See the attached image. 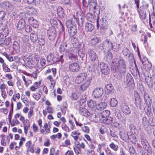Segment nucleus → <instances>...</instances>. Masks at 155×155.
Here are the masks:
<instances>
[{
	"mask_svg": "<svg viewBox=\"0 0 155 155\" xmlns=\"http://www.w3.org/2000/svg\"><path fill=\"white\" fill-rule=\"evenodd\" d=\"M111 69L114 72L124 73L126 71V66L125 62L122 59L119 60L117 63H114Z\"/></svg>",
	"mask_w": 155,
	"mask_h": 155,
	"instance_id": "1",
	"label": "nucleus"
},
{
	"mask_svg": "<svg viewBox=\"0 0 155 155\" xmlns=\"http://www.w3.org/2000/svg\"><path fill=\"white\" fill-rule=\"evenodd\" d=\"M104 93L103 89L101 87L96 88L92 92L93 97L96 98H98L102 96Z\"/></svg>",
	"mask_w": 155,
	"mask_h": 155,
	"instance_id": "2",
	"label": "nucleus"
},
{
	"mask_svg": "<svg viewBox=\"0 0 155 155\" xmlns=\"http://www.w3.org/2000/svg\"><path fill=\"white\" fill-rule=\"evenodd\" d=\"M100 68L102 73L106 75L109 73L110 68L106 64L103 62H101L100 64Z\"/></svg>",
	"mask_w": 155,
	"mask_h": 155,
	"instance_id": "3",
	"label": "nucleus"
},
{
	"mask_svg": "<svg viewBox=\"0 0 155 155\" xmlns=\"http://www.w3.org/2000/svg\"><path fill=\"white\" fill-rule=\"evenodd\" d=\"M87 74L85 73L80 74L76 77L75 82L77 84H79L83 81L87 77Z\"/></svg>",
	"mask_w": 155,
	"mask_h": 155,
	"instance_id": "4",
	"label": "nucleus"
},
{
	"mask_svg": "<svg viewBox=\"0 0 155 155\" xmlns=\"http://www.w3.org/2000/svg\"><path fill=\"white\" fill-rule=\"evenodd\" d=\"M97 61H90L89 62V69L91 71H94L97 70L98 67Z\"/></svg>",
	"mask_w": 155,
	"mask_h": 155,
	"instance_id": "5",
	"label": "nucleus"
},
{
	"mask_svg": "<svg viewBox=\"0 0 155 155\" xmlns=\"http://www.w3.org/2000/svg\"><path fill=\"white\" fill-rule=\"evenodd\" d=\"M47 34L49 39L51 41L54 40L57 36L56 32L54 29L48 30Z\"/></svg>",
	"mask_w": 155,
	"mask_h": 155,
	"instance_id": "6",
	"label": "nucleus"
},
{
	"mask_svg": "<svg viewBox=\"0 0 155 155\" xmlns=\"http://www.w3.org/2000/svg\"><path fill=\"white\" fill-rule=\"evenodd\" d=\"M69 68L70 71L73 72H77L79 69V66L76 63H74L70 64Z\"/></svg>",
	"mask_w": 155,
	"mask_h": 155,
	"instance_id": "7",
	"label": "nucleus"
},
{
	"mask_svg": "<svg viewBox=\"0 0 155 155\" xmlns=\"http://www.w3.org/2000/svg\"><path fill=\"white\" fill-rule=\"evenodd\" d=\"M91 79L88 78L83 84H82L80 86L79 89L82 91H84L86 90L88 87L90 83Z\"/></svg>",
	"mask_w": 155,
	"mask_h": 155,
	"instance_id": "8",
	"label": "nucleus"
},
{
	"mask_svg": "<svg viewBox=\"0 0 155 155\" xmlns=\"http://www.w3.org/2000/svg\"><path fill=\"white\" fill-rule=\"evenodd\" d=\"M2 6L9 12L12 11L13 8L12 4L8 2H4L2 4Z\"/></svg>",
	"mask_w": 155,
	"mask_h": 155,
	"instance_id": "9",
	"label": "nucleus"
},
{
	"mask_svg": "<svg viewBox=\"0 0 155 155\" xmlns=\"http://www.w3.org/2000/svg\"><path fill=\"white\" fill-rule=\"evenodd\" d=\"M68 33L71 36H73L76 35L77 33L76 27L74 25H71L68 28Z\"/></svg>",
	"mask_w": 155,
	"mask_h": 155,
	"instance_id": "10",
	"label": "nucleus"
},
{
	"mask_svg": "<svg viewBox=\"0 0 155 155\" xmlns=\"http://www.w3.org/2000/svg\"><path fill=\"white\" fill-rule=\"evenodd\" d=\"M88 53L89 57L91 59L90 61H97L96 60L97 56L96 53L94 52L93 50L89 49L88 50Z\"/></svg>",
	"mask_w": 155,
	"mask_h": 155,
	"instance_id": "11",
	"label": "nucleus"
},
{
	"mask_svg": "<svg viewBox=\"0 0 155 155\" xmlns=\"http://www.w3.org/2000/svg\"><path fill=\"white\" fill-rule=\"evenodd\" d=\"M122 112L126 114H129L130 113V110L128 106L125 103H123L121 105Z\"/></svg>",
	"mask_w": 155,
	"mask_h": 155,
	"instance_id": "12",
	"label": "nucleus"
},
{
	"mask_svg": "<svg viewBox=\"0 0 155 155\" xmlns=\"http://www.w3.org/2000/svg\"><path fill=\"white\" fill-rule=\"evenodd\" d=\"M105 91L107 94H110L114 92V87L111 84H107L105 85Z\"/></svg>",
	"mask_w": 155,
	"mask_h": 155,
	"instance_id": "13",
	"label": "nucleus"
},
{
	"mask_svg": "<svg viewBox=\"0 0 155 155\" xmlns=\"http://www.w3.org/2000/svg\"><path fill=\"white\" fill-rule=\"evenodd\" d=\"M57 59H58V58L54 57L53 54L51 53L47 57V61L49 62L53 61V63H56L59 61L58 59V60Z\"/></svg>",
	"mask_w": 155,
	"mask_h": 155,
	"instance_id": "14",
	"label": "nucleus"
},
{
	"mask_svg": "<svg viewBox=\"0 0 155 155\" xmlns=\"http://www.w3.org/2000/svg\"><path fill=\"white\" fill-rule=\"evenodd\" d=\"M110 115V112L108 110H104L100 113L99 114V118L100 120H101V118L102 119L107 117Z\"/></svg>",
	"mask_w": 155,
	"mask_h": 155,
	"instance_id": "15",
	"label": "nucleus"
},
{
	"mask_svg": "<svg viewBox=\"0 0 155 155\" xmlns=\"http://www.w3.org/2000/svg\"><path fill=\"white\" fill-rule=\"evenodd\" d=\"M79 113L85 116H89L90 115V113L88 110L83 106H81L79 107Z\"/></svg>",
	"mask_w": 155,
	"mask_h": 155,
	"instance_id": "16",
	"label": "nucleus"
},
{
	"mask_svg": "<svg viewBox=\"0 0 155 155\" xmlns=\"http://www.w3.org/2000/svg\"><path fill=\"white\" fill-rule=\"evenodd\" d=\"M138 11L140 18L142 19H145L146 17V13L145 8L140 7Z\"/></svg>",
	"mask_w": 155,
	"mask_h": 155,
	"instance_id": "17",
	"label": "nucleus"
},
{
	"mask_svg": "<svg viewBox=\"0 0 155 155\" xmlns=\"http://www.w3.org/2000/svg\"><path fill=\"white\" fill-rule=\"evenodd\" d=\"M144 100L146 104L148 106L150 105L152 103V100L149 94L145 92L144 93Z\"/></svg>",
	"mask_w": 155,
	"mask_h": 155,
	"instance_id": "18",
	"label": "nucleus"
},
{
	"mask_svg": "<svg viewBox=\"0 0 155 155\" xmlns=\"http://www.w3.org/2000/svg\"><path fill=\"white\" fill-rule=\"evenodd\" d=\"M78 55L81 58H83L84 57L85 54V48L84 45H83L78 50Z\"/></svg>",
	"mask_w": 155,
	"mask_h": 155,
	"instance_id": "19",
	"label": "nucleus"
},
{
	"mask_svg": "<svg viewBox=\"0 0 155 155\" xmlns=\"http://www.w3.org/2000/svg\"><path fill=\"white\" fill-rule=\"evenodd\" d=\"M25 25V21L23 19L20 20L18 22L17 25V28L18 30H21L23 29Z\"/></svg>",
	"mask_w": 155,
	"mask_h": 155,
	"instance_id": "20",
	"label": "nucleus"
},
{
	"mask_svg": "<svg viewBox=\"0 0 155 155\" xmlns=\"http://www.w3.org/2000/svg\"><path fill=\"white\" fill-rule=\"evenodd\" d=\"M110 49L115 51H118L120 49L119 44L114 42L110 43Z\"/></svg>",
	"mask_w": 155,
	"mask_h": 155,
	"instance_id": "21",
	"label": "nucleus"
},
{
	"mask_svg": "<svg viewBox=\"0 0 155 155\" xmlns=\"http://www.w3.org/2000/svg\"><path fill=\"white\" fill-rule=\"evenodd\" d=\"M101 41L99 38L94 37L92 38L90 41V44L91 46H94Z\"/></svg>",
	"mask_w": 155,
	"mask_h": 155,
	"instance_id": "22",
	"label": "nucleus"
},
{
	"mask_svg": "<svg viewBox=\"0 0 155 155\" xmlns=\"http://www.w3.org/2000/svg\"><path fill=\"white\" fill-rule=\"evenodd\" d=\"M113 121V118L112 117H108L104 118L101 121L104 124L109 125L112 123Z\"/></svg>",
	"mask_w": 155,
	"mask_h": 155,
	"instance_id": "23",
	"label": "nucleus"
},
{
	"mask_svg": "<svg viewBox=\"0 0 155 155\" xmlns=\"http://www.w3.org/2000/svg\"><path fill=\"white\" fill-rule=\"evenodd\" d=\"M80 134V133L78 132L77 130H75L71 133V135L74 138L75 142H76L78 139L79 136Z\"/></svg>",
	"mask_w": 155,
	"mask_h": 155,
	"instance_id": "24",
	"label": "nucleus"
},
{
	"mask_svg": "<svg viewBox=\"0 0 155 155\" xmlns=\"http://www.w3.org/2000/svg\"><path fill=\"white\" fill-rule=\"evenodd\" d=\"M107 106L106 103L101 102L100 103L96 105V108L98 110H101L105 108Z\"/></svg>",
	"mask_w": 155,
	"mask_h": 155,
	"instance_id": "25",
	"label": "nucleus"
},
{
	"mask_svg": "<svg viewBox=\"0 0 155 155\" xmlns=\"http://www.w3.org/2000/svg\"><path fill=\"white\" fill-rule=\"evenodd\" d=\"M94 28V26L91 23H87L85 25V29L87 31H91Z\"/></svg>",
	"mask_w": 155,
	"mask_h": 155,
	"instance_id": "26",
	"label": "nucleus"
},
{
	"mask_svg": "<svg viewBox=\"0 0 155 155\" xmlns=\"http://www.w3.org/2000/svg\"><path fill=\"white\" fill-rule=\"evenodd\" d=\"M30 38L32 42H35L37 40L38 37L37 34L34 32L31 33L30 35Z\"/></svg>",
	"mask_w": 155,
	"mask_h": 155,
	"instance_id": "27",
	"label": "nucleus"
},
{
	"mask_svg": "<svg viewBox=\"0 0 155 155\" xmlns=\"http://www.w3.org/2000/svg\"><path fill=\"white\" fill-rule=\"evenodd\" d=\"M57 14L61 18H63L64 16V13L63 9L61 7H59L57 10Z\"/></svg>",
	"mask_w": 155,
	"mask_h": 155,
	"instance_id": "28",
	"label": "nucleus"
},
{
	"mask_svg": "<svg viewBox=\"0 0 155 155\" xmlns=\"http://www.w3.org/2000/svg\"><path fill=\"white\" fill-rule=\"evenodd\" d=\"M135 104L137 107L138 106L139 107L140 109L141 106V101L142 99L140 97H136L135 98Z\"/></svg>",
	"mask_w": 155,
	"mask_h": 155,
	"instance_id": "29",
	"label": "nucleus"
},
{
	"mask_svg": "<svg viewBox=\"0 0 155 155\" xmlns=\"http://www.w3.org/2000/svg\"><path fill=\"white\" fill-rule=\"evenodd\" d=\"M120 137L122 138L123 140H126L128 139L129 136L127 135V133L126 132L121 131L120 133Z\"/></svg>",
	"mask_w": 155,
	"mask_h": 155,
	"instance_id": "30",
	"label": "nucleus"
},
{
	"mask_svg": "<svg viewBox=\"0 0 155 155\" xmlns=\"http://www.w3.org/2000/svg\"><path fill=\"white\" fill-rule=\"evenodd\" d=\"M115 118L118 120H120L122 117L120 111L118 109H116L115 110Z\"/></svg>",
	"mask_w": 155,
	"mask_h": 155,
	"instance_id": "31",
	"label": "nucleus"
},
{
	"mask_svg": "<svg viewBox=\"0 0 155 155\" xmlns=\"http://www.w3.org/2000/svg\"><path fill=\"white\" fill-rule=\"evenodd\" d=\"M87 104L88 107L91 108H94L96 105V102L92 100H90L88 101Z\"/></svg>",
	"mask_w": 155,
	"mask_h": 155,
	"instance_id": "32",
	"label": "nucleus"
},
{
	"mask_svg": "<svg viewBox=\"0 0 155 155\" xmlns=\"http://www.w3.org/2000/svg\"><path fill=\"white\" fill-rule=\"evenodd\" d=\"M22 78L26 87H28L30 84H31V81L29 80L28 78H26L25 76L23 75Z\"/></svg>",
	"mask_w": 155,
	"mask_h": 155,
	"instance_id": "33",
	"label": "nucleus"
},
{
	"mask_svg": "<svg viewBox=\"0 0 155 155\" xmlns=\"http://www.w3.org/2000/svg\"><path fill=\"white\" fill-rule=\"evenodd\" d=\"M147 85L150 88H152L153 85L154 81L151 77L149 79H145Z\"/></svg>",
	"mask_w": 155,
	"mask_h": 155,
	"instance_id": "34",
	"label": "nucleus"
},
{
	"mask_svg": "<svg viewBox=\"0 0 155 155\" xmlns=\"http://www.w3.org/2000/svg\"><path fill=\"white\" fill-rule=\"evenodd\" d=\"M2 54L6 57L9 61L12 62L14 61L13 58L11 54H8L6 52H3L2 53Z\"/></svg>",
	"mask_w": 155,
	"mask_h": 155,
	"instance_id": "35",
	"label": "nucleus"
},
{
	"mask_svg": "<svg viewBox=\"0 0 155 155\" xmlns=\"http://www.w3.org/2000/svg\"><path fill=\"white\" fill-rule=\"evenodd\" d=\"M141 143L143 148L147 146L149 147V145H150L147 140L144 138H142L141 139Z\"/></svg>",
	"mask_w": 155,
	"mask_h": 155,
	"instance_id": "36",
	"label": "nucleus"
},
{
	"mask_svg": "<svg viewBox=\"0 0 155 155\" xmlns=\"http://www.w3.org/2000/svg\"><path fill=\"white\" fill-rule=\"evenodd\" d=\"M13 48L15 50L19 51L20 49L19 44L16 41H15L13 45Z\"/></svg>",
	"mask_w": 155,
	"mask_h": 155,
	"instance_id": "37",
	"label": "nucleus"
},
{
	"mask_svg": "<svg viewBox=\"0 0 155 155\" xmlns=\"http://www.w3.org/2000/svg\"><path fill=\"white\" fill-rule=\"evenodd\" d=\"M128 139L134 144H135L137 141L136 137L134 134H132L129 136Z\"/></svg>",
	"mask_w": 155,
	"mask_h": 155,
	"instance_id": "38",
	"label": "nucleus"
},
{
	"mask_svg": "<svg viewBox=\"0 0 155 155\" xmlns=\"http://www.w3.org/2000/svg\"><path fill=\"white\" fill-rule=\"evenodd\" d=\"M68 58L71 60L74 61L77 59V56L71 52L68 53Z\"/></svg>",
	"mask_w": 155,
	"mask_h": 155,
	"instance_id": "39",
	"label": "nucleus"
},
{
	"mask_svg": "<svg viewBox=\"0 0 155 155\" xmlns=\"http://www.w3.org/2000/svg\"><path fill=\"white\" fill-rule=\"evenodd\" d=\"M117 101L115 98H111L110 102V105L114 107L117 104Z\"/></svg>",
	"mask_w": 155,
	"mask_h": 155,
	"instance_id": "40",
	"label": "nucleus"
},
{
	"mask_svg": "<svg viewBox=\"0 0 155 155\" xmlns=\"http://www.w3.org/2000/svg\"><path fill=\"white\" fill-rule=\"evenodd\" d=\"M30 127V123L29 121H27L24 125V132L25 134H27L28 128Z\"/></svg>",
	"mask_w": 155,
	"mask_h": 155,
	"instance_id": "41",
	"label": "nucleus"
},
{
	"mask_svg": "<svg viewBox=\"0 0 155 155\" xmlns=\"http://www.w3.org/2000/svg\"><path fill=\"white\" fill-rule=\"evenodd\" d=\"M38 88V83L37 82H35L33 86H31L30 88V90L33 91H35Z\"/></svg>",
	"mask_w": 155,
	"mask_h": 155,
	"instance_id": "42",
	"label": "nucleus"
},
{
	"mask_svg": "<svg viewBox=\"0 0 155 155\" xmlns=\"http://www.w3.org/2000/svg\"><path fill=\"white\" fill-rule=\"evenodd\" d=\"M71 38V42L72 44L73 45L74 47H76L77 44H78L79 43L78 42V41L76 38L73 37L72 36Z\"/></svg>",
	"mask_w": 155,
	"mask_h": 155,
	"instance_id": "43",
	"label": "nucleus"
},
{
	"mask_svg": "<svg viewBox=\"0 0 155 155\" xmlns=\"http://www.w3.org/2000/svg\"><path fill=\"white\" fill-rule=\"evenodd\" d=\"M149 25L151 28L155 30V20L153 21L152 23H151V18L150 17L149 18Z\"/></svg>",
	"mask_w": 155,
	"mask_h": 155,
	"instance_id": "44",
	"label": "nucleus"
},
{
	"mask_svg": "<svg viewBox=\"0 0 155 155\" xmlns=\"http://www.w3.org/2000/svg\"><path fill=\"white\" fill-rule=\"evenodd\" d=\"M67 46V44L64 43L61 45L60 46L59 49L60 52L64 51L66 49V48Z\"/></svg>",
	"mask_w": 155,
	"mask_h": 155,
	"instance_id": "45",
	"label": "nucleus"
},
{
	"mask_svg": "<svg viewBox=\"0 0 155 155\" xmlns=\"http://www.w3.org/2000/svg\"><path fill=\"white\" fill-rule=\"evenodd\" d=\"M142 123L144 127L148 125L149 124L148 120H147V118L145 117H143L142 118Z\"/></svg>",
	"mask_w": 155,
	"mask_h": 155,
	"instance_id": "46",
	"label": "nucleus"
},
{
	"mask_svg": "<svg viewBox=\"0 0 155 155\" xmlns=\"http://www.w3.org/2000/svg\"><path fill=\"white\" fill-rule=\"evenodd\" d=\"M11 43V40L10 38L8 37L5 39H4V45H10Z\"/></svg>",
	"mask_w": 155,
	"mask_h": 155,
	"instance_id": "47",
	"label": "nucleus"
},
{
	"mask_svg": "<svg viewBox=\"0 0 155 155\" xmlns=\"http://www.w3.org/2000/svg\"><path fill=\"white\" fill-rule=\"evenodd\" d=\"M126 79L127 83V82L128 83H130V84H131L132 80H133V78L130 74H127L126 76Z\"/></svg>",
	"mask_w": 155,
	"mask_h": 155,
	"instance_id": "48",
	"label": "nucleus"
},
{
	"mask_svg": "<svg viewBox=\"0 0 155 155\" xmlns=\"http://www.w3.org/2000/svg\"><path fill=\"white\" fill-rule=\"evenodd\" d=\"M29 14H35L37 13L36 10L33 8H29L28 10Z\"/></svg>",
	"mask_w": 155,
	"mask_h": 155,
	"instance_id": "49",
	"label": "nucleus"
},
{
	"mask_svg": "<svg viewBox=\"0 0 155 155\" xmlns=\"http://www.w3.org/2000/svg\"><path fill=\"white\" fill-rule=\"evenodd\" d=\"M2 67L3 70L5 72H9L11 71L10 69L7 66L6 63L2 64Z\"/></svg>",
	"mask_w": 155,
	"mask_h": 155,
	"instance_id": "50",
	"label": "nucleus"
},
{
	"mask_svg": "<svg viewBox=\"0 0 155 155\" xmlns=\"http://www.w3.org/2000/svg\"><path fill=\"white\" fill-rule=\"evenodd\" d=\"M110 148L112 149L115 151H117L118 149L117 146L115 145L114 143H112L109 145Z\"/></svg>",
	"mask_w": 155,
	"mask_h": 155,
	"instance_id": "51",
	"label": "nucleus"
},
{
	"mask_svg": "<svg viewBox=\"0 0 155 155\" xmlns=\"http://www.w3.org/2000/svg\"><path fill=\"white\" fill-rule=\"evenodd\" d=\"M44 127L45 129V130L46 131V133H49L50 132V126H48L47 123H45V124Z\"/></svg>",
	"mask_w": 155,
	"mask_h": 155,
	"instance_id": "52",
	"label": "nucleus"
},
{
	"mask_svg": "<svg viewBox=\"0 0 155 155\" xmlns=\"http://www.w3.org/2000/svg\"><path fill=\"white\" fill-rule=\"evenodd\" d=\"M75 143L76 145L79 146V147H77L78 148L80 149V148H81L83 149H84L85 147V145L84 143H82L81 144H80L78 142H75Z\"/></svg>",
	"mask_w": 155,
	"mask_h": 155,
	"instance_id": "53",
	"label": "nucleus"
},
{
	"mask_svg": "<svg viewBox=\"0 0 155 155\" xmlns=\"http://www.w3.org/2000/svg\"><path fill=\"white\" fill-rule=\"evenodd\" d=\"M108 97L109 96L108 95H104L102 97L101 102L106 103L107 104V101L108 100Z\"/></svg>",
	"mask_w": 155,
	"mask_h": 155,
	"instance_id": "54",
	"label": "nucleus"
},
{
	"mask_svg": "<svg viewBox=\"0 0 155 155\" xmlns=\"http://www.w3.org/2000/svg\"><path fill=\"white\" fill-rule=\"evenodd\" d=\"M61 127L63 130L66 132H69L70 131L69 128L64 124H63L61 125Z\"/></svg>",
	"mask_w": 155,
	"mask_h": 155,
	"instance_id": "55",
	"label": "nucleus"
},
{
	"mask_svg": "<svg viewBox=\"0 0 155 155\" xmlns=\"http://www.w3.org/2000/svg\"><path fill=\"white\" fill-rule=\"evenodd\" d=\"M38 41L39 44L41 45H44L45 43V39L43 38H39Z\"/></svg>",
	"mask_w": 155,
	"mask_h": 155,
	"instance_id": "56",
	"label": "nucleus"
},
{
	"mask_svg": "<svg viewBox=\"0 0 155 155\" xmlns=\"http://www.w3.org/2000/svg\"><path fill=\"white\" fill-rule=\"evenodd\" d=\"M6 15L5 12L2 11H0V20H3Z\"/></svg>",
	"mask_w": 155,
	"mask_h": 155,
	"instance_id": "57",
	"label": "nucleus"
},
{
	"mask_svg": "<svg viewBox=\"0 0 155 155\" xmlns=\"http://www.w3.org/2000/svg\"><path fill=\"white\" fill-rule=\"evenodd\" d=\"M145 150H146L147 152L148 153H152V149L150 145H149V147L147 146L146 148H144Z\"/></svg>",
	"mask_w": 155,
	"mask_h": 155,
	"instance_id": "58",
	"label": "nucleus"
},
{
	"mask_svg": "<svg viewBox=\"0 0 155 155\" xmlns=\"http://www.w3.org/2000/svg\"><path fill=\"white\" fill-rule=\"evenodd\" d=\"M101 28L104 29H106L108 28V25L107 23H105L103 22L101 24Z\"/></svg>",
	"mask_w": 155,
	"mask_h": 155,
	"instance_id": "59",
	"label": "nucleus"
},
{
	"mask_svg": "<svg viewBox=\"0 0 155 155\" xmlns=\"http://www.w3.org/2000/svg\"><path fill=\"white\" fill-rule=\"evenodd\" d=\"M129 151L131 155H135V150L133 147H130Z\"/></svg>",
	"mask_w": 155,
	"mask_h": 155,
	"instance_id": "60",
	"label": "nucleus"
},
{
	"mask_svg": "<svg viewBox=\"0 0 155 155\" xmlns=\"http://www.w3.org/2000/svg\"><path fill=\"white\" fill-rule=\"evenodd\" d=\"M113 55L111 52H108L106 55V58L107 60H111L113 58Z\"/></svg>",
	"mask_w": 155,
	"mask_h": 155,
	"instance_id": "61",
	"label": "nucleus"
},
{
	"mask_svg": "<svg viewBox=\"0 0 155 155\" xmlns=\"http://www.w3.org/2000/svg\"><path fill=\"white\" fill-rule=\"evenodd\" d=\"M123 54L124 55L127 56L129 54V50L126 48L123 51Z\"/></svg>",
	"mask_w": 155,
	"mask_h": 155,
	"instance_id": "62",
	"label": "nucleus"
},
{
	"mask_svg": "<svg viewBox=\"0 0 155 155\" xmlns=\"http://www.w3.org/2000/svg\"><path fill=\"white\" fill-rule=\"evenodd\" d=\"M71 97L73 99L76 100L78 99V96L77 93H74L72 94Z\"/></svg>",
	"mask_w": 155,
	"mask_h": 155,
	"instance_id": "63",
	"label": "nucleus"
},
{
	"mask_svg": "<svg viewBox=\"0 0 155 155\" xmlns=\"http://www.w3.org/2000/svg\"><path fill=\"white\" fill-rule=\"evenodd\" d=\"M46 61L44 58H41L40 60V63L42 66H44L46 62Z\"/></svg>",
	"mask_w": 155,
	"mask_h": 155,
	"instance_id": "64",
	"label": "nucleus"
}]
</instances>
